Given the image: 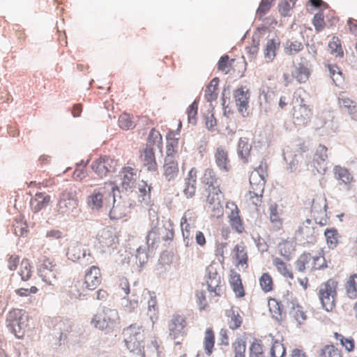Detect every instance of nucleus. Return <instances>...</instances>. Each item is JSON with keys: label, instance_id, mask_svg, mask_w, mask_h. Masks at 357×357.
Segmentation results:
<instances>
[{"label": "nucleus", "instance_id": "obj_1", "mask_svg": "<svg viewBox=\"0 0 357 357\" xmlns=\"http://www.w3.org/2000/svg\"><path fill=\"white\" fill-rule=\"evenodd\" d=\"M174 237V225L169 220L158 223L151 228L146 236V242L151 248L157 247L161 241H172Z\"/></svg>", "mask_w": 357, "mask_h": 357}, {"label": "nucleus", "instance_id": "obj_2", "mask_svg": "<svg viewBox=\"0 0 357 357\" xmlns=\"http://www.w3.org/2000/svg\"><path fill=\"white\" fill-rule=\"evenodd\" d=\"M339 282L335 278H329L319 288L318 296L324 309L332 311L335 307Z\"/></svg>", "mask_w": 357, "mask_h": 357}, {"label": "nucleus", "instance_id": "obj_3", "mask_svg": "<svg viewBox=\"0 0 357 357\" xmlns=\"http://www.w3.org/2000/svg\"><path fill=\"white\" fill-rule=\"evenodd\" d=\"M126 346L131 352H139L143 347L142 343L146 338L144 327L137 324H130L123 331Z\"/></svg>", "mask_w": 357, "mask_h": 357}, {"label": "nucleus", "instance_id": "obj_4", "mask_svg": "<svg viewBox=\"0 0 357 357\" xmlns=\"http://www.w3.org/2000/svg\"><path fill=\"white\" fill-rule=\"evenodd\" d=\"M119 319V314L116 310L104 308L93 315L91 324L98 330L109 332L114 329Z\"/></svg>", "mask_w": 357, "mask_h": 357}, {"label": "nucleus", "instance_id": "obj_5", "mask_svg": "<svg viewBox=\"0 0 357 357\" xmlns=\"http://www.w3.org/2000/svg\"><path fill=\"white\" fill-rule=\"evenodd\" d=\"M117 186L112 182L105 183L104 186L95 189L87 197V204L92 210H99L103 206L107 197H114V192Z\"/></svg>", "mask_w": 357, "mask_h": 357}, {"label": "nucleus", "instance_id": "obj_6", "mask_svg": "<svg viewBox=\"0 0 357 357\" xmlns=\"http://www.w3.org/2000/svg\"><path fill=\"white\" fill-rule=\"evenodd\" d=\"M38 270L42 280L48 284H53L56 279L58 266L54 258L43 255L38 260Z\"/></svg>", "mask_w": 357, "mask_h": 357}, {"label": "nucleus", "instance_id": "obj_7", "mask_svg": "<svg viewBox=\"0 0 357 357\" xmlns=\"http://www.w3.org/2000/svg\"><path fill=\"white\" fill-rule=\"evenodd\" d=\"M77 192L75 186H70L62 192L58 202V211L61 214H69L78 207Z\"/></svg>", "mask_w": 357, "mask_h": 357}, {"label": "nucleus", "instance_id": "obj_8", "mask_svg": "<svg viewBox=\"0 0 357 357\" xmlns=\"http://www.w3.org/2000/svg\"><path fill=\"white\" fill-rule=\"evenodd\" d=\"M327 200L324 195H316L311 206V215L317 224L325 226L328 224V217L326 213Z\"/></svg>", "mask_w": 357, "mask_h": 357}, {"label": "nucleus", "instance_id": "obj_9", "mask_svg": "<svg viewBox=\"0 0 357 357\" xmlns=\"http://www.w3.org/2000/svg\"><path fill=\"white\" fill-rule=\"evenodd\" d=\"M117 167V160L108 155H101L93 161L91 169L100 177H105L114 172Z\"/></svg>", "mask_w": 357, "mask_h": 357}, {"label": "nucleus", "instance_id": "obj_10", "mask_svg": "<svg viewBox=\"0 0 357 357\" xmlns=\"http://www.w3.org/2000/svg\"><path fill=\"white\" fill-rule=\"evenodd\" d=\"M186 326L187 321L183 315L178 314H173L167 324L169 338L175 340L180 336H184L185 335L184 330Z\"/></svg>", "mask_w": 357, "mask_h": 357}, {"label": "nucleus", "instance_id": "obj_11", "mask_svg": "<svg viewBox=\"0 0 357 357\" xmlns=\"http://www.w3.org/2000/svg\"><path fill=\"white\" fill-rule=\"evenodd\" d=\"M250 184L251 190L249 191V195H255L257 197V202H255V204H261L266 184L264 176L260 174L258 169H255L250 174Z\"/></svg>", "mask_w": 357, "mask_h": 357}, {"label": "nucleus", "instance_id": "obj_12", "mask_svg": "<svg viewBox=\"0 0 357 357\" xmlns=\"http://www.w3.org/2000/svg\"><path fill=\"white\" fill-rule=\"evenodd\" d=\"M296 236L304 243H313L317 240V234L312 225V220L307 219L296 231Z\"/></svg>", "mask_w": 357, "mask_h": 357}, {"label": "nucleus", "instance_id": "obj_13", "mask_svg": "<svg viewBox=\"0 0 357 357\" xmlns=\"http://www.w3.org/2000/svg\"><path fill=\"white\" fill-rule=\"evenodd\" d=\"M202 183L205 186L206 190L208 192H222L221 179L211 168H206L201 178Z\"/></svg>", "mask_w": 357, "mask_h": 357}, {"label": "nucleus", "instance_id": "obj_14", "mask_svg": "<svg viewBox=\"0 0 357 357\" xmlns=\"http://www.w3.org/2000/svg\"><path fill=\"white\" fill-rule=\"evenodd\" d=\"M101 282L102 274L99 267L92 266L86 271L83 285L86 290H95Z\"/></svg>", "mask_w": 357, "mask_h": 357}, {"label": "nucleus", "instance_id": "obj_15", "mask_svg": "<svg viewBox=\"0 0 357 357\" xmlns=\"http://www.w3.org/2000/svg\"><path fill=\"white\" fill-rule=\"evenodd\" d=\"M215 162L219 169L223 172H228L231 169L230 160L227 149L220 146L217 147L214 153Z\"/></svg>", "mask_w": 357, "mask_h": 357}, {"label": "nucleus", "instance_id": "obj_16", "mask_svg": "<svg viewBox=\"0 0 357 357\" xmlns=\"http://www.w3.org/2000/svg\"><path fill=\"white\" fill-rule=\"evenodd\" d=\"M139 160L142 165L149 172H155L158 169V164L155 159L154 150L152 147L147 146L141 151Z\"/></svg>", "mask_w": 357, "mask_h": 357}, {"label": "nucleus", "instance_id": "obj_17", "mask_svg": "<svg viewBox=\"0 0 357 357\" xmlns=\"http://www.w3.org/2000/svg\"><path fill=\"white\" fill-rule=\"evenodd\" d=\"M337 102L340 107L345 109L352 119L357 121V104L354 100L344 91H341L337 95Z\"/></svg>", "mask_w": 357, "mask_h": 357}, {"label": "nucleus", "instance_id": "obj_18", "mask_svg": "<svg viewBox=\"0 0 357 357\" xmlns=\"http://www.w3.org/2000/svg\"><path fill=\"white\" fill-rule=\"evenodd\" d=\"M183 142H180L178 138L174 137H171L170 135L167 137V142L166 145V155L165 158L169 160H176L178 153L181 152Z\"/></svg>", "mask_w": 357, "mask_h": 357}, {"label": "nucleus", "instance_id": "obj_19", "mask_svg": "<svg viewBox=\"0 0 357 357\" xmlns=\"http://www.w3.org/2000/svg\"><path fill=\"white\" fill-rule=\"evenodd\" d=\"M234 98L239 112H241L243 116H245V114H248L250 98L248 90L245 91L243 87L237 89L234 92Z\"/></svg>", "mask_w": 357, "mask_h": 357}, {"label": "nucleus", "instance_id": "obj_20", "mask_svg": "<svg viewBox=\"0 0 357 357\" xmlns=\"http://www.w3.org/2000/svg\"><path fill=\"white\" fill-rule=\"evenodd\" d=\"M227 208H231V213L228 215L230 226L237 233H243L245 230V228L243 220L239 215L240 210L238 209V206L235 204L231 203L230 206L227 205Z\"/></svg>", "mask_w": 357, "mask_h": 357}, {"label": "nucleus", "instance_id": "obj_21", "mask_svg": "<svg viewBox=\"0 0 357 357\" xmlns=\"http://www.w3.org/2000/svg\"><path fill=\"white\" fill-rule=\"evenodd\" d=\"M312 115V109L305 104L301 103L294 107L293 116L298 124H306Z\"/></svg>", "mask_w": 357, "mask_h": 357}, {"label": "nucleus", "instance_id": "obj_22", "mask_svg": "<svg viewBox=\"0 0 357 357\" xmlns=\"http://www.w3.org/2000/svg\"><path fill=\"white\" fill-rule=\"evenodd\" d=\"M232 257L237 266L246 268L248 267V256L246 247L243 242L236 244L232 250Z\"/></svg>", "mask_w": 357, "mask_h": 357}, {"label": "nucleus", "instance_id": "obj_23", "mask_svg": "<svg viewBox=\"0 0 357 357\" xmlns=\"http://www.w3.org/2000/svg\"><path fill=\"white\" fill-rule=\"evenodd\" d=\"M333 172L340 185H350L354 181L352 174L345 167L335 165Z\"/></svg>", "mask_w": 357, "mask_h": 357}, {"label": "nucleus", "instance_id": "obj_24", "mask_svg": "<svg viewBox=\"0 0 357 357\" xmlns=\"http://www.w3.org/2000/svg\"><path fill=\"white\" fill-rule=\"evenodd\" d=\"M179 172L178 163L177 160H164L162 165V175L168 181H174L178 176Z\"/></svg>", "mask_w": 357, "mask_h": 357}, {"label": "nucleus", "instance_id": "obj_25", "mask_svg": "<svg viewBox=\"0 0 357 357\" xmlns=\"http://www.w3.org/2000/svg\"><path fill=\"white\" fill-rule=\"evenodd\" d=\"M22 312V311L21 310L17 309L11 310L8 314V319L12 331L18 338H20L24 335V332L22 331L24 324L20 322V319L18 320L17 319L18 317H21Z\"/></svg>", "mask_w": 357, "mask_h": 357}, {"label": "nucleus", "instance_id": "obj_26", "mask_svg": "<svg viewBox=\"0 0 357 357\" xmlns=\"http://www.w3.org/2000/svg\"><path fill=\"white\" fill-rule=\"evenodd\" d=\"M121 187L126 190H131L137 181V172L130 167L123 168L121 172Z\"/></svg>", "mask_w": 357, "mask_h": 357}, {"label": "nucleus", "instance_id": "obj_27", "mask_svg": "<svg viewBox=\"0 0 357 357\" xmlns=\"http://www.w3.org/2000/svg\"><path fill=\"white\" fill-rule=\"evenodd\" d=\"M280 46V40L278 36L267 39L264 48V55L267 62H271L274 59Z\"/></svg>", "mask_w": 357, "mask_h": 357}, {"label": "nucleus", "instance_id": "obj_28", "mask_svg": "<svg viewBox=\"0 0 357 357\" xmlns=\"http://www.w3.org/2000/svg\"><path fill=\"white\" fill-rule=\"evenodd\" d=\"M51 202L50 195L45 192H38L31 199V208L33 213H38L49 205Z\"/></svg>", "mask_w": 357, "mask_h": 357}, {"label": "nucleus", "instance_id": "obj_29", "mask_svg": "<svg viewBox=\"0 0 357 357\" xmlns=\"http://www.w3.org/2000/svg\"><path fill=\"white\" fill-rule=\"evenodd\" d=\"M242 311L236 307L232 306L227 313L229 318L228 325L232 330L240 328L243 324Z\"/></svg>", "mask_w": 357, "mask_h": 357}, {"label": "nucleus", "instance_id": "obj_30", "mask_svg": "<svg viewBox=\"0 0 357 357\" xmlns=\"http://www.w3.org/2000/svg\"><path fill=\"white\" fill-rule=\"evenodd\" d=\"M181 228L185 245L188 247L192 243L194 227L188 222L187 213L181 219Z\"/></svg>", "mask_w": 357, "mask_h": 357}, {"label": "nucleus", "instance_id": "obj_31", "mask_svg": "<svg viewBox=\"0 0 357 357\" xmlns=\"http://www.w3.org/2000/svg\"><path fill=\"white\" fill-rule=\"evenodd\" d=\"M345 294L350 299L357 298V273L351 274L344 284Z\"/></svg>", "mask_w": 357, "mask_h": 357}, {"label": "nucleus", "instance_id": "obj_32", "mask_svg": "<svg viewBox=\"0 0 357 357\" xmlns=\"http://www.w3.org/2000/svg\"><path fill=\"white\" fill-rule=\"evenodd\" d=\"M311 71L307 66L303 63H298L292 72V77L295 78L298 83L303 84L308 80Z\"/></svg>", "mask_w": 357, "mask_h": 357}, {"label": "nucleus", "instance_id": "obj_33", "mask_svg": "<svg viewBox=\"0 0 357 357\" xmlns=\"http://www.w3.org/2000/svg\"><path fill=\"white\" fill-rule=\"evenodd\" d=\"M215 333L212 328H207L204 333V348L205 351V354L210 356L214 349L215 347Z\"/></svg>", "mask_w": 357, "mask_h": 357}, {"label": "nucleus", "instance_id": "obj_34", "mask_svg": "<svg viewBox=\"0 0 357 357\" xmlns=\"http://www.w3.org/2000/svg\"><path fill=\"white\" fill-rule=\"evenodd\" d=\"M273 264L282 276L288 279H294V273L290 264H287L279 257H275L273 259Z\"/></svg>", "mask_w": 357, "mask_h": 357}, {"label": "nucleus", "instance_id": "obj_35", "mask_svg": "<svg viewBox=\"0 0 357 357\" xmlns=\"http://www.w3.org/2000/svg\"><path fill=\"white\" fill-rule=\"evenodd\" d=\"M251 149L252 146L249 144L248 138L241 137L239 139L238 144V154L244 162H248Z\"/></svg>", "mask_w": 357, "mask_h": 357}, {"label": "nucleus", "instance_id": "obj_36", "mask_svg": "<svg viewBox=\"0 0 357 357\" xmlns=\"http://www.w3.org/2000/svg\"><path fill=\"white\" fill-rule=\"evenodd\" d=\"M219 79L217 77L213 78L207 85L205 89L204 96L208 102L215 100L218 95Z\"/></svg>", "mask_w": 357, "mask_h": 357}, {"label": "nucleus", "instance_id": "obj_37", "mask_svg": "<svg viewBox=\"0 0 357 357\" xmlns=\"http://www.w3.org/2000/svg\"><path fill=\"white\" fill-rule=\"evenodd\" d=\"M206 283L208 291L213 294V296H220V276L218 273H213L212 275L209 273Z\"/></svg>", "mask_w": 357, "mask_h": 357}, {"label": "nucleus", "instance_id": "obj_38", "mask_svg": "<svg viewBox=\"0 0 357 357\" xmlns=\"http://www.w3.org/2000/svg\"><path fill=\"white\" fill-rule=\"evenodd\" d=\"M268 304L273 317L277 320L282 319L284 313L283 305L274 298H270Z\"/></svg>", "mask_w": 357, "mask_h": 357}, {"label": "nucleus", "instance_id": "obj_39", "mask_svg": "<svg viewBox=\"0 0 357 357\" xmlns=\"http://www.w3.org/2000/svg\"><path fill=\"white\" fill-rule=\"evenodd\" d=\"M137 189L139 202H148L151 198V186H149L145 181H141L137 183Z\"/></svg>", "mask_w": 357, "mask_h": 357}, {"label": "nucleus", "instance_id": "obj_40", "mask_svg": "<svg viewBox=\"0 0 357 357\" xmlns=\"http://www.w3.org/2000/svg\"><path fill=\"white\" fill-rule=\"evenodd\" d=\"M86 252L81 244L77 243L71 245L68 249L67 256L72 261L80 259L82 257H85Z\"/></svg>", "mask_w": 357, "mask_h": 357}, {"label": "nucleus", "instance_id": "obj_41", "mask_svg": "<svg viewBox=\"0 0 357 357\" xmlns=\"http://www.w3.org/2000/svg\"><path fill=\"white\" fill-rule=\"evenodd\" d=\"M119 126L123 130H130L135 127L133 116L127 112L122 113L119 117Z\"/></svg>", "mask_w": 357, "mask_h": 357}, {"label": "nucleus", "instance_id": "obj_42", "mask_svg": "<svg viewBox=\"0 0 357 357\" xmlns=\"http://www.w3.org/2000/svg\"><path fill=\"white\" fill-rule=\"evenodd\" d=\"M278 249L282 256L289 259L295 250V245L292 241L286 239L279 243Z\"/></svg>", "mask_w": 357, "mask_h": 357}, {"label": "nucleus", "instance_id": "obj_43", "mask_svg": "<svg viewBox=\"0 0 357 357\" xmlns=\"http://www.w3.org/2000/svg\"><path fill=\"white\" fill-rule=\"evenodd\" d=\"M100 242L106 247H112L118 243L116 234L110 230H103L100 235Z\"/></svg>", "mask_w": 357, "mask_h": 357}, {"label": "nucleus", "instance_id": "obj_44", "mask_svg": "<svg viewBox=\"0 0 357 357\" xmlns=\"http://www.w3.org/2000/svg\"><path fill=\"white\" fill-rule=\"evenodd\" d=\"M18 274L23 281H27L32 275V266L27 259H23L20 265Z\"/></svg>", "mask_w": 357, "mask_h": 357}, {"label": "nucleus", "instance_id": "obj_45", "mask_svg": "<svg viewBox=\"0 0 357 357\" xmlns=\"http://www.w3.org/2000/svg\"><path fill=\"white\" fill-rule=\"evenodd\" d=\"M261 289L264 293H268L273 289V280L268 273H264L259 279Z\"/></svg>", "mask_w": 357, "mask_h": 357}, {"label": "nucleus", "instance_id": "obj_46", "mask_svg": "<svg viewBox=\"0 0 357 357\" xmlns=\"http://www.w3.org/2000/svg\"><path fill=\"white\" fill-rule=\"evenodd\" d=\"M324 235L329 248L334 249L336 248L339 243L337 230L335 228L327 229L324 232Z\"/></svg>", "mask_w": 357, "mask_h": 357}, {"label": "nucleus", "instance_id": "obj_47", "mask_svg": "<svg viewBox=\"0 0 357 357\" xmlns=\"http://www.w3.org/2000/svg\"><path fill=\"white\" fill-rule=\"evenodd\" d=\"M303 44L300 41L288 40L284 46V52L286 54L294 55L303 50Z\"/></svg>", "mask_w": 357, "mask_h": 357}, {"label": "nucleus", "instance_id": "obj_48", "mask_svg": "<svg viewBox=\"0 0 357 357\" xmlns=\"http://www.w3.org/2000/svg\"><path fill=\"white\" fill-rule=\"evenodd\" d=\"M328 48L332 54L336 56L343 57L344 51L342 47L341 40L337 36H333L328 43Z\"/></svg>", "mask_w": 357, "mask_h": 357}, {"label": "nucleus", "instance_id": "obj_49", "mask_svg": "<svg viewBox=\"0 0 357 357\" xmlns=\"http://www.w3.org/2000/svg\"><path fill=\"white\" fill-rule=\"evenodd\" d=\"M235 59L229 60L228 55H224L220 57L218 63V70L222 72L224 74H228L231 72L233 63Z\"/></svg>", "mask_w": 357, "mask_h": 357}, {"label": "nucleus", "instance_id": "obj_50", "mask_svg": "<svg viewBox=\"0 0 357 357\" xmlns=\"http://www.w3.org/2000/svg\"><path fill=\"white\" fill-rule=\"evenodd\" d=\"M114 204L112 209L109 211V217L113 220H119L126 215V208L124 206L120 204V203L116 204L114 197H113Z\"/></svg>", "mask_w": 357, "mask_h": 357}, {"label": "nucleus", "instance_id": "obj_51", "mask_svg": "<svg viewBox=\"0 0 357 357\" xmlns=\"http://www.w3.org/2000/svg\"><path fill=\"white\" fill-rule=\"evenodd\" d=\"M334 337L339 340L341 345L345 348L348 352L353 351L355 348V342L352 337H345L338 333H334Z\"/></svg>", "mask_w": 357, "mask_h": 357}, {"label": "nucleus", "instance_id": "obj_52", "mask_svg": "<svg viewBox=\"0 0 357 357\" xmlns=\"http://www.w3.org/2000/svg\"><path fill=\"white\" fill-rule=\"evenodd\" d=\"M312 259L310 253H303L295 262L296 269L299 272H304L306 270V266Z\"/></svg>", "mask_w": 357, "mask_h": 357}, {"label": "nucleus", "instance_id": "obj_53", "mask_svg": "<svg viewBox=\"0 0 357 357\" xmlns=\"http://www.w3.org/2000/svg\"><path fill=\"white\" fill-rule=\"evenodd\" d=\"M291 309V313L298 324H301L306 320L307 315L302 306L292 303Z\"/></svg>", "mask_w": 357, "mask_h": 357}, {"label": "nucleus", "instance_id": "obj_54", "mask_svg": "<svg viewBox=\"0 0 357 357\" xmlns=\"http://www.w3.org/2000/svg\"><path fill=\"white\" fill-rule=\"evenodd\" d=\"M264 347L261 340H255L250 347V357H262Z\"/></svg>", "mask_w": 357, "mask_h": 357}, {"label": "nucleus", "instance_id": "obj_55", "mask_svg": "<svg viewBox=\"0 0 357 357\" xmlns=\"http://www.w3.org/2000/svg\"><path fill=\"white\" fill-rule=\"evenodd\" d=\"M206 208L213 217L220 218L223 215V206L221 202L206 204Z\"/></svg>", "mask_w": 357, "mask_h": 357}, {"label": "nucleus", "instance_id": "obj_56", "mask_svg": "<svg viewBox=\"0 0 357 357\" xmlns=\"http://www.w3.org/2000/svg\"><path fill=\"white\" fill-rule=\"evenodd\" d=\"M321 357H341L340 351L333 345H326L321 352Z\"/></svg>", "mask_w": 357, "mask_h": 357}, {"label": "nucleus", "instance_id": "obj_57", "mask_svg": "<svg viewBox=\"0 0 357 357\" xmlns=\"http://www.w3.org/2000/svg\"><path fill=\"white\" fill-rule=\"evenodd\" d=\"M271 355L272 357H284L285 355L284 345L278 341H275L271 349Z\"/></svg>", "mask_w": 357, "mask_h": 357}, {"label": "nucleus", "instance_id": "obj_58", "mask_svg": "<svg viewBox=\"0 0 357 357\" xmlns=\"http://www.w3.org/2000/svg\"><path fill=\"white\" fill-rule=\"evenodd\" d=\"M197 110H198V103L196 100H195L188 108L187 114L188 122L192 124H195L197 121Z\"/></svg>", "mask_w": 357, "mask_h": 357}, {"label": "nucleus", "instance_id": "obj_59", "mask_svg": "<svg viewBox=\"0 0 357 357\" xmlns=\"http://www.w3.org/2000/svg\"><path fill=\"white\" fill-rule=\"evenodd\" d=\"M312 24L317 32L322 31L326 26L324 13L321 12L316 13L314 16Z\"/></svg>", "mask_w": 357, "mask_h": 357}, {"label": "nucleus", "instance_id": "obj_60", "mask_svg": "<svg viewBox=\"0 0 357 357\" xmlns=\"http://www.w3.org/2000/svg\"><path fill=\"white\" fill-rule=\"evenodd\" d=\"M234 357H245L246 345L241 340L235 341L233 344Z\"/></svg>", "mask_w": 357, "mask_h": 357}, {"label": "nucleus", "instance_id": "obj_61", "mask_svg": "<svg viewBox=\"0 0 357 357\" xmlns=\"http://www.w3.org/2000/svg\"><path fill=\"white\" fill-rule=\"evenodd\" d=\"M197 183L184 181L183 194L187 198H192L195 195Z\"/></svg>", "mask_w": 357, "mask_h": 357}, {"label": "nucleus", "instance_id": "obj_62", "mask_svg": "<svg viewBox=\"0 0 357 357\" xmlns=\"http://www.w3.org/2000/svg\"><path fill=\"white\" fill-rule=\"evenodd\" d=\"M303 160H304L303 153L295 155L293 160L288 164L287 169L291 172H294L298 170L299 163H301ZM301 169H299V171Z\"/></svg>", "mask_w": 357, "mask_h": 357}, {"label": "nucleus", "instance_id": "obj_63", "mask_svg": "<svg viewBox=\"0 0 357 357\" xmlns=\"http://www.w3.org/2000/svg\"><path fill=\"white\" fill-rule=\"evenodd\" d=\"M196 297L199 310H204L208 307V303L206 297V291L204 290H197L196 291Z\"/></svg>", "mask_w": 357, "mask_h": 357}, {"label": "nucleus", "instance_id": "obj_64", "mask_svg": "<svg viewBox=\"0 0 357 357\" xmlns=\"http://www.w3.org/2000/svg\"><path fill=\"white\" fill-rule=\"evenodd\" d=\"M87 174L86 165H77L73 174V177L76 181H82Z\"/></svg>", "mask_w": 357, "mask_h": 357}]
</instances>
